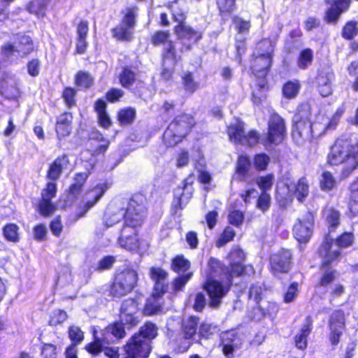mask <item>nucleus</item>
<instances>
[{"label": "nucleus", "mask_w": 358, "mask_h": 358, "mask_svg": "<svg viewBox=\"0 0 358 358\" xmlns=\"http://www.w3.org/2000/svg\"><path fill=\"white\" fill-rule=\"evenodd\" d=\"M333 245L334 239L329 234H325L316 251L320 258L319 268L322 271L316 282V287L327 288L338 278V271L332 266L340 261L342 252L341 250H333Z\"/></svg>", "instance_id": "nucleus-1"}, {"label": "nucleus", "mask_w": 358, "mask_h": 358, "mask_svg": "<svg viewBox=\"0 0 358 358\" xmlns=\"http://www.w3.org/2000/svg\"><path fill=\"white\" fill-rule=\"evenodd\" d=\"M348 159H352V163L343 170V173L347 175L358 168V141L352 143L348 138H337L329 148L326 157L327 165L330 167L338 166Z\"/></svg>", "instance_id": "nucleus-2"}, {"label": "nucleus", "mask_w": 358, "mask_h": 358, "mask_svg": "<svg viewBox=\"0 0 358 358\" xmlns=\"http://www.w3.org/2000/svg\"><path fill=\"white\" fill-rule=\"evenodd\" d=\"M157 335L156 326L148 322L138 333L135 334L124 346L125 355L123 358H145L151 351L150 341Z\"/></svg>", "instance_id": "nucleus-3"}, {"label": "nucleus", "mask_w": 358, "mask_h": 358, "mask_svg": "<svg viewBox=\"0 0 358 358\" xmlns=\"http://www.w3.org/2000/svg\"><path fill=\"white\" fill-rule=\"evenodd\" d=\"M145 214H138L136 217H131V212L129 211L127 217V225H124L118 238L119 245L130 251L137 250L143 253L148 248V243L138 238L137 229L143 223Z\"/></svg>", "instance_id": "nucleus-4"}, {"label": "nucleus", "mask_w": 358, "mask_h": 358, "mask_svg": "<svg viewBox=\"0 0 358 358\" xmlns=\"http://www.w3.org/2000/svg\"><path fill=\"white\" fill-rule=\"evenodd\" d=\"M129 211L131 212V217H135L139 213L145 214V206L136 199H132L127 202L114 201L107 208L104 215V223L106 227H112L123 218L124 225H127V217Z\"/></svg>", "instance_id": "nucleus-5"}, {"label": "nucleus", "mask_w": 358, "mask_h": 358, "mask_svg": "<svg viewBox=\"0 0 358 358\" xmlns=\"http://www.w3.org/2000/svg\"><path fill=\"white\" fill-rule=\"evenodd\" d=\"M311 110L309 106H299L294 114L292 129V137L297 143L310 141L318 134L313 129Z\"/></svg>", "instance_id": "nucleus-6"}, {"label": "nucleus", "mask_w": 358, "mask_h": 358, "mask_svg": "<svg viewBox=\"0 0 358 358\" xmlns=\"http://www.w3.org/2000/svg\"><path fill=\"white\" fill-rule=\"evenodd\" d=\"M150 275L155 285L151 296L147 300L144 313H157L161 311L160 300L166 291L167 273L161 268L152 267Z\"/></svg>", "instance_id": "nucleus-7"}, {"label": "nucleus", "mask_w": 358, "mask_h": 358, "mask_svg": "<svg viewBox=\"0 0 358 358\" xmlns=\"http://www.w3.org/2000/svg\"><path fill=\"white\" fill-rule=\"evenodd\" d=\"M247 338V329L239 324L220 334L219 347L227 358H232L234 357L235 352L242 348Z\"/></svg>", "instance_id": "nucleus-8"}, {"label": "nucleus", "mask_w": 358, "mask_h": 358, "mask_svg": "<svg viewBox=\"0 0 358 358\" xmlns=\"http://www.w3.org/2000/svg\"><path fill=\"white\" fill-rule=\"evenodd\" d=\"M287 137L285 120L276 112L272 113L267 124L265 136L259 143L264 147L278 146L283 143Z\"/></svg>", "instance_id": "nucleus-9"}, {"label": "nucleus", "mask_w": 358, "mask_h": 358, "mask_svg": "<svg viewBox=\"0 0 358 358\" xmlns=\"http://www.w3.org/2000/svg\"><path fill=\"white\" fill-rule=\"evenodd\" d=\"M226 133L229 141L236 145L252 148L260 141L259 133L255 129H250L245 133V123L240 120L227 125Z\"/></svg>", "instance_id": "nucleus-10"}, {"label": "nucleus", "mask_w": 358, "mask_h": 358, "mask_svg": "<svg viewBox=\"0 0 358 358\" xmlns=\"http://www.w3.org/2000/svg\"><path fill=\"white\" fill-rule=\"evenodd\" d=\"M138 280V274L131 268L126 267L117 271L110 293L115 297L123 296L131 292Z\"/></svg>", "instance_id": "nucleus-11"}, {"label": "nucleus", "mask_w": 358, "mask_h": 358, "mask_svg": "<svg viewBox=\"0 0 358 358\" xmlns=\"http://www.w3.org/2000/svg\"><path fill=\"white\" fill-rule=\"evenodd\" d=\"M294 254L292 249L281 248L269 257L268 269L273 276L288 273L293 264Z\"/></svg>", "instance_id": "nucleus-12"}, {"label": "nucleus", "mask_w": 358, "mask_h": 358, "mask_svg": "<svg viewBox=\"0 0 358 358\" xmlns=\"http://www.w3.org/2000/svg\"><path fill=\"white\" fill-rule=\"evenodd\" d=\"M316 212L307 210L301 219H297L293 227V236L300 243H306L313 236Z\"/></svg>", "instance_id": "nucleus-13"}, {"label": "nucleus", "mask_w": 358, "mask_h": 358, "mask_svg": "<svg viewBox=\"0 0 358 358\" xmlns=\"http://www.w3.org/2000/svg\"><path fill=\"white\" fill-rule=\"evenodd\" d=\"M137 13L136 8H128L125 10L121 23L113 29V36L120 41H129L132 38Z\"/></svg>", "instance_id": "nucleus-14"}, {"label": "nucleus", "mask_w": 358, "mask_h": 358, "mask_svg": "<svg viewBox=\"0 0 358 358\" xmlns=\"http://www.w3.org/2000/svg\"><path fill=\"white\" fill-rule=\"evenodd\" d=\"M328 6L324 12V20L327 23L336 24L343 13L348 12L352 0H324Z\"/></svg>", "instance_id": "nucleus-15"}, {"label": "nucleus", "mask_w": 358, "mask_h": 358, "mask_svg": "<svg viewBox=\"0 0 358 358\" xmlns=\"http://www.w3.org/2000/svg\"><path fill=\"white\" fill-rule=\"evenodd\" d=\"M271 52L252 55L250 69L256 78H266L272 66Z\"/></svg>", "instance_id": "nucleus-16"}, {"label": "nucleus", "mask_w": 358, "mask_h": 358, "mask_svg": "<svg viewBox=\"0 0 358 358\" xmlns=\"http://www.w3.org/2000/svg\"><path fill=\"white\" fill-rule=\"evenodd\" d=\"M210 297V305L213 307L217 306L221 299L229 292L230 288L224 283L209 278L206 280L203 285Z\"/></svg>", "instance_id": "nucleus-17"}, {"label": "nucleus", "mask_w": 358, "mask_h": 358, "mask_svg": "<svg viewBox=\"0 0 358 358\" xmlns=\"http://www.w3.org/2000/svg\"><path fill=\"white\" fill-rule=\"evenodd\" d=\"M108 186L106 182L99 183L94 187L88 189L83 199V204L80 206L78 216H83L103 195L108 189Z\"/></svg>", "instance_id": "nucleus-18"}, {"label": "nucleus", "mask_w": 358, "mask_h": 358, "mask_svg": "<svg viewBox=\"0 0 358 358\" xmlns=\"http://www.w3.org/2000/svg\"><path fill=\"white\" fill-rule=\"evenodd\" d=\"M33 43L31 38L28 36H21L13 45H6L3 49V53L10 57L12 55L24 57L30 53L33 50Z\"/></svg>", "instance_id": "nucleus-19"}, {"label": "nucleus", "mask_w": 358, "mask_h": 358, "mask_svg": "<svg viewBox=\"0 0 358 358\" xmlns=\"http://www.w3.org/2000/svg\"><path fill=\"white\" fill-rule=\"evenodd\" d=\"M202 37V34L192 27L185 25L180 20V51H187Z\"/></svg>", "instance_id": "nucleus-20"}, {"label": "nucleus", "mask_w": 358, "mask_h": 358, "mask_svg": "<svg viewBox=\"0 0 358 358\" xmlns=\"http://www.w3.org/2000/svg\"><path fill=\"white\" fill-rule=\"evenodd\" d=\"M57 185L54 182H48L46 187L42 192V199L39 203V210L43 216L53 213L55 208L51 203V199L56 196Z\"/></svg>", "instance_id": "nucleus-21"}, {"label": "nucleus", "mask_w": 358, "mask_h": 358, "mask_svg": "<svg viewBox=\"0 0 358 358\" xmlns=\"http://www.w3.org/2000/svg\"><path fill=\"white\" fill-rule=\"evenodd\" d=\"M345 317L344 315H331L329 320L330 332L328 338L330 344L335 347L338 345L343 331L345 329Z\"/></svg>", "instance_id": "nucleus-22"}, {"label": "nucleus", "mask_w": 358, "mask_h": 358, "mask_svg": "<svg viewBox=\"0 0 358 358\" xmlns=\"http://www.w3.org/2000/svg\"><path fill=\"white\" fill-rule=\"evenodd\" d=\"M313 329V320L310 316H307L299 331L293 337V344L299 350L303 352L306 350L308 348V338Z\"/></svg>", "instance_id": "nucleus-23"}, {"label": "nucleus", "mask_w": 358, "mask_h": 358, "mask_svg": "<svg viewBox=\"0 0 358 358\" xmlns=\"http://www.w3.org/2000/svg\"><path fill=\"white\" fill-rule=\"evenodd\" d=\"M88 178L87 173H76L73 178V182L69 187V193L66 195V200H64V207L70 206L80 194L82 188Z\"/></svg>", "instance_id": "nucleus-24"}, {"label": "nucleus", "mask_w": 358, "mask_h": 358, "mask_svg": "<svg viewBox=\"0 0 358 358\" xmlns=\"http://www.w3.org/2000/svg\"><path fill=\"white\" fill-rule=\"evenodd\" d=\"M247 266L238 263L229 264L224 268L223 276L224 283L231 289L234 283V279L242 278L246 275Z\"/></svg>", "instance_id": "nucleus-25"}, {"label": "nucleus", "mask_w": 358, "mask_h": 358, "mask_svg": "<svg viewBox=\"0 0 358 358\" xmlns=\"http://www.w3.org/2000/svg\"><path fill=\"white\" fill-rule=\"evenodd\" d=\"M332 76V72L320 71L315 77L317 87L323 97L328 96L332 92L331 82Z\"/></svg>", "instance_id": "nucleus-26"}, {"label": "nucleus", "mask_w": 358, "mask_h": 358, "mask_svg": "<svg viewBox=\"0 0 358 358\" xmlns=\"http://www.w3.org/2000/svg\"><path fill=\"white\" fill-rule=\"evenodd\" d=\"M169 33L167 31H157L152 36V41L155 45H166V52L164 55V60L169 59L175 62V52L173 50L171 41L169 40Z\"/></svg>", "instance_id": "nucleus-27"}, {"label": "nucleus", "mask_w": 358, "mask_h": 358, "mask_svg": "<svg viewBox=\"0 0 358 358\" xmlns=\"http://www.w3.org/2000/svg\"><path fill=\"white\" fill-rule=\"evenodd\" d=\"M251 167V161L249 156L241 154L238 156L235 167L237 178L241 182H245L248 176Z\"/></svg>", "instance_id": "nucleus-28"}, {"label": "nucleus", "mask_w": 358, "mask_h": 358, "mask_svg": "<svg viewBox=\"0 0 358 358\" xmlns=\"http://www.w3.org/2000/svg\"><path fill=\"white\" fill-rule=\"evenodd\" d=\"M72 115L70 113H63L57 120L55 130L59 139L69 135L71 131Z\"/></svg>", "instance_id": "nucleus-29"}, {"label": "nucleus", "mask_w": 358, "mask_h": 358, "mask_svg": "<svg viewBox=\"0 0 358 358\" xmlns=\"http://www.w3.org/2000/svg\"><path fill=\"white\" fill-rule=\"evenodd\" d=\"M301 88V83L298 79L288 80L281 88L282 97L287 100H292L297 97Z\"/></svg>", "instance_id": "nucleus-30"}, {"label": "nucleus", "mask_w": 358, "mask_h": 358, "mask_svg": "<svg viewBox=\"0 0 358 358\" xmlns=\"http://www.w3.org/2000/svg\"><path fill=\"white\" fill-rule=\"evenodd\" d=\"M341 214L338 210L331 207L327 210L325 220L327 224L328 232L330 234L335 232L341 224ZM331 236V235H329Z\"/></svg>", "instance_id": "nucleus-31"}, {"label": "nucleus", "mask_w": 358, "mask_h": 358, "mask_svg": "<svg viewBox=\"0 0 358 358\" xmlns=\"http://www.w3.org/2000/svg\"><path fill=\"white\" fill-rule=\"evenodd\" d=\"M293 194L299 203H303L309 195V184L306 177L300 178L294 186Z\"/></svg>", "instance_id": "nucleus-32"}, {"label": "nucleus", "mask_w": 358, "mask_h": 358, "mask_svg": "<svg viewBox=\"0 0 358 358\" xmlns=\"http://www.w3.org/2000/svg\"><path fill=\"white\" fill-rule=\"evenodd\" d=\"M69 164L66 156L63 155L57 158L50 166L48 171V178L52 180H57L59 178L63 169H66Z\"/></svg>", "instance_id": "nucleus-33"}, {"label": "nucleus", "mask_w": 358, "mask_h": 358, "mask_svg": "<svg viewBox=\"0 0 358 358\" xmlns=\"http://www.w3.org/2000/svg\"><path fill=\"white\" fill-rule=\"evenodd\" d=\"M164 142L167 147H174L179 143V129L176 122L171 123L164 131Z\"/></svg>", "instance_id": "nucleus-34"}, {"label": "nucleus", "mask_w": 358, "mask_h": 358, "mask_svg": "<svg viewBox=\"0 0 358 358\" xmlns=\"http://www.w3.org/2000/svg\"><path fill=\"white\" fill-rule=\"evenodd\" d=\"M314 60V52L310 48L302 49L298 55L296 63L299 69L305 70L310 66Z\"/></svg>", "instance_id": "nucleus-35"}, {"label": "nucleus", "mask_w": 358, "mask_h": 358, "mask_svg": "<svg viewBox=\"0 0 358 358\" xmlns=\"http://www.w3.org/2000/svg\"><path fill=\"white\" fill-rule=\"evenodd\" d=\"M199 318L195 315H190L189 318L182 322V332L184 338L189 340L196 334Z\"/></svg>", "instance_id": "nucleus-36"}, {"label": "nucleus", "mask_w": 358, "mask_h": 358, "mask_svg": "<svg viewBox=\"0 0 358 358\" xmlns=\"http://www.w3.org/2000/svg\"><path fill=\"white\" fill-rule=\"evenodd\" d=\"M196 122L191 114H180V141L188 135L196 126Z\"/></svg>", "instance_id": "nucleus-37"}, {"label": "nucleus", "mask_w": 358, "mask_h": 358, "mask_svg": "<svg viewBox=\"0 0 358 358\" xmlns=\"http://www.w3.org/2000/svg\"><path fill=\"white\" fill-rule=\"evenodd\" d=\"M334 244L338 246L337 250L340 248H348L352 246L355 243V234L352 231H343L334 238Z\"/></svg>", "instance_id": "nucleus-38"}, {"label": "nucleus", "mask_w": 358, "mask_h": 358, "mask_svg": "<svg viewBox=\"0 0 358 358\" xmlns=\"http://www.w3.org/2000/svg\"><path fill=\"white\" fill-rule=\"evenodd\" d=\"M236 1L237 0H215L220 15H231L237 9Z\"/></svg>", "instance_id": "nucleus-39"}, {"label": "nucleus", "mask_w": 358, "mask_h": 358, "mask_svg": "<svg viewBox=\"0 0 358 358\" xmlns=\"http://www.w3.org/2000/svg\"><path fill=\"white\" fill-rule=\"evenodd\" d=\"M50 0H33L27 7L30 13L36 15L38 17H44L46 11V6Z\"/></svg>", "instance_id": "nucleus-40"}, {"label": "nucleus", "mask_w": 358, "mask_h": 358, "mask_svg": "<svg viewBox=\"0 0 358 358\" xmlns=\"http://www.w3.org/2000/svg\"><path fill=\"white\" fill-rule=\"evenodd\" d=\"M106 102L101 99L95 103V110L98 114L99 124L104 128H108L111 124L110 119L106 112Z\"/></svg>", "instance_id": "nucleus-41"}, {"label": "nucleus", "mask_w": 358, "mask_h": 358, "mask_svg": "<svg viewBox=\"0 0 358 358\" xmlns=\"http://www.w3.org/2000/svg\"><path fill=\"white\" fill-rule=\"evenodd\" d=\"M194 178L193 175H189L183 180L182 187V191L180 193V209L182 208V203H187L189 199L192 196L194 188L193 183Z\"/></svg>", "instance_id": "nucleus-42"}, {"label": "nucleus", "mask_w": 358, "mask_h": 358, "mask_svg": "<svg viewBox=\"0 0 358 358\" xmlns=\"http://www.w3.org/2000/svg\"><path fill=\"white\" fill-rule=\"evenodd\" d=\"M319 185L322 191L329 192L336 187L337 182L330 171H324L321 175Z\"/></svg>", "instance_id": "nucleus-43"}, {"label": "nucleus", "mask_w": 358, "mask_h": 358, "mask_svg": "<svg viewBox=\"0 0 358 358\" xmlns=\"http://www.w3.org/2000/svg\"><path fill=\"white\" fill-rule=\"evenodd\" d=\"M271 162V157L266 153H257L253 156V166L258 172L265 171Z\"/></svg>", "instance_id": "nucleus-44"}, {"label": "nucleus", "mask_w": 358, "mask_h": 358, "mask_svg": "<svg viewBox=\"0 0 358 358\" xmlns=\"http://www.w3.org/2000/svg\"><path fill=\"white\" fill-rule=\"evenodd\" d=\"M358 34V22L355 20H349L345 23L341 30L342 37L348 41L354 39Z\"/></svg>", "instance_id": "nucleus-45"}, {"label": "nucleus", "mask_w": 358, "mask_h": 358, "mask_svg": "<svg viewBox=\"0 0 358 358\" xmlns=\"http://www.w3.org/2000/svg\"><path fill=\"white\" fill-rule=\"evenodd\" d=\"M275 182V176L272 173L259 176L256 178V184L261 189V192H268Z\"/></svg>", "instance_id": "nucleus-46"}, {"label": "nucleus", "mask_w": 358, "mask_h": 358, "mask_svg": "<svg viewBox=\"0 0 358 358\" xmlns=\"http://www.w3.org/2000/svg\"><path fill=\"white\" fill-rule=\"evenodd\" d=\"M236 236L235 230L231 227H226L220 234V236L215 241V246L217 248H222L227 243L232 241Z\"/></svg>", "instance_id": "nucleus-47"}, {"label": "nucleus", "mask_w": 358, "mask_h": 358, "mask_svg": "<svg viewBox=\"0 0 358 358\" xmlns=\"http://www.w3.org/2000/svg\"><path fill=\"white\" fill-rule=\"evenodd\" d=\"M245 257L244 251L238 245L233 246L227 255V259L229 260V264L238 263L239 264H244Z\"/></svg>", "instance_id": "nucleus-48"}, {"label": "nucleus", "mask_w": 358, "mask_h": 358, "mask_svg": "<svg viewBox=\"0 0 358 358\" xmlns=\"http://www.w3.org/2000/svg\"><path fill=\"white\" fill-rule=\"evenodd\" d=\"M182 78L183 88L188 94H192L199 88V84L194 81L192 72L186 73Z\"/></svg>", "instance_id": "nucleus-49"}, {"label": "nucleus", "mask_w": 358, "mask_h": 358, "mask_svg": "<svg viewBox=\"0 0 358 358\" xmlns=\"http://www.w3.org/2000/svg\"><path fill=\"white\" fill-rule=\"evenodd\" d=\"M19 227L15 224H8L3 229V234L5 238L10 242L19 241Z\"/></svg>", "instance_id": "nucleus-50"}, {"label": "nucleus", "mask_w": 358, "mask_h": 358, "mask_svg": "<svg viewBox=\"0 0 358 358\" xmlns=\"http://www.w3.org/2000/svg\"><path fill=\"white\" fill-rule=\"evenodd\" d=\"M271 204V195L268 192H261L257 197L256 207L262 213H265L270 208Z\"/></svg>", "instance_id": "nucleus-51"}, {"label": "nucleus", "mask_w": 358, "mask_h": 358, "mask_svg": "<svg viewBox=\"0 0 358 358\" xmlns=\"http://www.w3.org/2000/svg\"><path fill=\"white\" fill-rule=\"evenodd\" d=\"M125 329L126 327L120 320V321L115 322L113 324L109 325L106 330L116 338L121 339L125 336Z\"/></svg>", "instance_id": "nucleus-52"}, {"label": "nucleus", "mask_w": 358, "mask_h": 358, "mask_svg": "<svg viewBox=\"0 0 358 358\" xmlns=\"http://www.w3.org/2000/svg\"><path fill=\"white\" fill-rule=\"evenodd\" d=\"M95 136L96 140H95V137L93 136L91 139V144L96 145V148L93 151L94 154L98 155L104 152L107 150L109 145V141L103 138L102 135L100 134H96Z\"/></svg>", "instance_id": "nucleus-53"}, {"label": "nucleus", "mask_w": 358, "mask_h": 358, "mask_svg": "<svg viewBox=\"0 0 358 358\" xmlns=\"http://www.w3.org/2000/svg\"><path fill=\"white\" fill-rule=\"evenodd\" d=\"M135 117V110L131 108L121 110L118 113V120L122 125L131 124Z\"/></svg>", "instance_id": "nucleus-54"}, {"label": "nucleus", "mask_w": 358, "mask_h": 358, "mask_svg": "<svg viewBox=\"0 0 358 358\" xmlns=\"http://www.w3.org/2000/svg\"><path fill=\"white\" fill-rule=\"evenodd\" d=\"M76 83L81 88H87L92 85L93 78L89 73L80 71L76 75Z\"/></svg>", "instance_id": "nucleus-55"}, {"label": "nucleus", "mask_w": 358, "mask_h": 358, "mask_svg": "<svg viewBox=\"0 0 358 358\" xmlns=\"http://www.w3.org/2000/svg\"><path fill=\"white\" fill-rule=\"evenodd\" d=\"M228 220L229 224L239 227L243 223L244 213L239 210H231L228 215Z\"/></svg>", "instance_id": "nucleus-56"}, {"label": "nucleus", "mask_w": 358, "mask_h": 358, "mask_svg": "<svg viewBox=\"0 0 358 358\" xmlns=\"http://www.w3.org/2000/svg\"><path fill=\"white\" fill-rule=\"evenodd\" d=\"M257 48L263 52H271L273 55L275 42L270 38H263L257 43Z\"/></svg>", "instance_id": "nucleus-57"}, {"label": "nucleus", "mask_w": 358, "mask_h": 358, "mask_svg": "<svg viewBox=\"0 0 358 358\" xmlns=\"http://www.w3.org/2000/svg\"><path fill=\"white\" fill-rule=\"evenodd\" d=\"M299 284L296 282H292L283 296V301L285 303L292 302L299 293Z\"/></svg>", "instance_id": "nucleus-58"}, {"label": "nucleus", "mask_w": 358, "mask_h": 358, "mask_svg": "<svg viewBox=\"0 0 358 358\" xmlns=\"http://www.w3.org/2000/svg\"><path fill=\"white\" fill-rule=\"evenodd\" d=\"M69 338L73 342V344L71 345H73L75 348L78 344L81 343V341L84 338L83 332L78 327L76 326H72L69 328Z\"/></svg>", "instance_id": "nucleus-59"}, {"label": "nucleus", "mask_w": 358, "mask_h": 358, "mask_svg": "<svg viewBox=\"0 0 358 358\" xmlns=\"http://www.w3.org/2000/svg\"><path fill=\"white\" fill-rule=\"evenodd\" d=\"M135 80V75L129 69H124L120 76V81L124 87H130Z\"/></svg>", "instance_id": "nucleus-60"}, {"label": "nucleus", "mask_w": 358, "mask_h": 358, "mask_svg": "<svg viewBox=\"0 0 358 358\" xmlns=\"http://www.w3.org/2000/svg\"><path fill=\"white\" fill-rule=\"evenodd\" d=\"M217 326L210 324L202 323L199 327V334L206 339L210 338L216 331Z\"/></svg>", "instance_id": "nucleus-61"}, {"label": "nucleus", "mask_w": 358, "mask_h": 358, "mask_svg": "<svg viewBox=\"0 0 358 358\" xmlns=\"http://www.w3.org/2000/svg\"><path fill=\"white\" fill-rule=\"evenodd\" d=\"M218 213L216 210L208 211L205 215V220L209 229H213L217 222Z\"/></svg>", "instance_id": "nucleus-62"}, {"label": "nucleus", "mask_w": 358, "mask_h": 358, "mask_svg": "<svg viewBox=\"0 0 358 358\" xmlns=\"http://www.w3.org/2000/svg\"><path fill=\"white\" fill-rule=\"evenodd\" d=\"M348 211L352 217L358 215V197L349 194L348 201Z\"/></svg>", "instance_id": "nucleus-63"}, {"label": "nucleus", "mask_w": 358, "mask_h": 358, "mask_svg": "<svg viewBox=\"0 0 358 358\" xmlns=\"http://www.w3.org/2000/svg\"><path fill=\"white\" fill-rule=\"evenodd\" d=\"M120 320L122 321L126 329H131L139 322V319L134 315H122Z\"/></svg>", "instance_id": "nucleus-64"}]
</instances>
